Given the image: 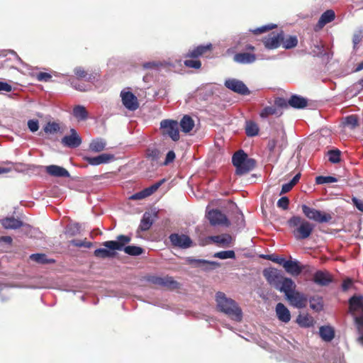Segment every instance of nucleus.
<instances>
[{"label":"nucleus","instance_id":"obj_16","mask_svg":"<svg viewBox=\"0 0 363 363\" xmlns=\"http://www.w3.org/2000/svg\"><path fill=\"white\" fill-rule=\"evenodd\" d=\"M114 155L112 154L104 153L96 157H84V160L87 162L89 164L93 166L99 165L101 164H106L113 160Z\"/></svg>","mask_w":363,"mask_h":363},{"label":"nucleus","instance_id":"obj_54","mask_svg":"<svg viewBox=\"0 0 363 363\" xmlns=\"http://www.w3.org/2000/svg\"><path fill=\"white\" fill-rule=\"evenodd\" d=\"M264 257L270 261H272L273 262L277 263L281 266H284V263L286 261V259L284 257H281L274 254L267 255L264 256Z\"/></svg>","mask_w":363,"mask_h":363},{"label":"nucleus","instance_id":"obj_28","mask_svg":"<svg viewBox=\"0 0 363 363\" xmlns=\"http://www.w3.org/2000/svg\"><path fill=\"white\" fill-rule=\"evenodd\" d=\"M3 227L6 229H18L23 225V223L13 217L6 218L1 220Z\"/></svg>","mask_w":363,"mask_h":363},{"label":"nucleus","instance_id":"obj_4","mask_svg":"<svg viewBox=\"0 0 363 363\" xmlns=\"http://www.w3.org/2000/svg\"><path fill=\"white\" fill-rule=\"evenodd\" d=\"M296 285L294 281H288L285 285L284 294L292 306L298 308H305L308 298L305 294L296 291Z\"/></svg>","mask_w":363,"mask_h":363},{"label":"nucleus","instance_id":"obj_48","mask_svg":"<svg viewBox=\"0 0 363 363\" xmlns=\"http://www.w3.org/2000/svg\"><path fill=\"white\" fill-rule=\"evenodd\" d=\"M277 26L276 24L269 23L268 25H265V26H261V27L257 28L256 29L251 30L250 31L252 33L255 34V35H258V34H261V33L267 32L269 30H271L277 28Z\"/></svg>","mask_w":363,"mask_h":363},{"label":"nucleus","instance_id":"obj_2","mask_svg":"<svg viewBox=\"0 0 363 363\" xmlns=\"http://www.w3.org/2000/svg\"><path fill=\"white\" fill-rule=\"evenodd\" d=\"M288 224L290 228H295L293 234L296 240L308 238L313 231L314 225L300 216H292Z\"/></svg>","mask_w":363,"mask_h":363},{"label":"nucleus","instance_id":"obj_20","mask_svg":"<svg viewBox=\"0 0 363 363\" xmlns=\"http://www.w3.org/2000/svg\"><path fill=\"white\" fill-rule=\"evenodd\" d=\"M283 267L287 273L292 276H298L303 270V267L300 266L298 261L286 260Z\"/></svg>","mask_w":363,"mask_h":363},{"label":"nucleus","instance_id":"obj_14","mask_svg":"<svg viewBox=\"0 0 363 363\" xmlns=\"http://www.w3.org/2000/svg\"><path fill=\"white\" fill-rule=\"evenodd\" d=\"M131 238L128 235H120L117 237V240L106 241L103 245L112 250H121L125 244L130 242Z\"/></svg>","mask_w":363,"mask_h":363},{"label":"nucleus","instance_id":"obj_7","mask_svg":"<svg viewBox=\"0 0 363 363\" xmlns=\"http://www.w3.org/2000/svg\"><path fill=\"white\" fill-rule=\"evenodd\" d=\"M160 128L162 130V134L168 135L174 141L179 140V132L178 123L173 120H163L160 123Z\"/></svg>","mask_w":363,"mask_h":363},{"label":"nucleus","instance_id":"obj_13","mask_svg":"<svg viewBox=\"0 0 363 363\" xmlns=\"http://www.w3.org/2000/svg\"><path fill=\"white\" fill-rule=\"evenodd\" d=\"M121 96L123 106L130 111H135L139 107L137 97L130 91H121Z\"/></svg>","mask_w":363,"mask_h":363},{"label":"nucleus","instance_id":"obj_49","mask_svg":"<svg viewBox=\"0 0 363 363\" xmlns=\"http://www.w3.org/2000/svg\"><path fill=\"white\" fill-rule=\"evenodd\" d=\"M46 133H55L60 130V125L55 122H48L43 128Z\"/></svg>","mask_w":363,"mask_h":363},{"label":"nucleus","instance_id":"obj_50","mask_svg":"<svg viewBox=\"0 0 363 363\" xmlns=\"http://www.w3.org/2000/svg\"><path fill=\"white\" fill-rule=\"evenodd\" d=\"M277 114V108L274 106H267L259 113L261 118H267L269 116Z\"/></svg>","mask_w":363,"mask_h":363},{"label":"nucleus","instance_id":"obj_9","mask_svg":"<svg viewBox=\"0 0 363 363\" xmlns=\"http://www.w3.org/2000/svg\"><path fill=\"white\" fill-rule=\"evenodd\" d=\"M284 40V32H272L267 36L263 38L262 43L264 47L268 50L277 49L281 45Z\"/></svg>","mask_w":363,"mask_h":363},{"label":"nucleus","instance_id":"obj_29","mask_svg":"<svg viewBox=\"0 0 363 363\" xmlns=\"http://www.w3.org/2000/svg\"><path fill=\"white\" fill-rule=\"evenodd\" d=\"M211 240L216 244L222 247L229 246L233 240V238L229 234H222L218 235L212 236Z\"/></svg>","mask_w":363,"mask_h":363},{"label":"nucleus","instance_id":"obj_21","mask_svg":"<svg viewBox=\"0 0 363 363\" xmlns=\"http://www.w3.org/2000/svg\"><path fill=\"white\" fill-rule=\"evenodd\" d=\"M276 315L278 319L283 323H287L291 320V313L282 303L277 304Z\"/></svg>","mask_w":363,"mask_h":363},{"label":"nucleus","instance_id":"obj_26","mask_svg":"<svg viewBox=\"0 0 363 363\" xmlns=\"http://www.w3.org/2000/svg\"><path fill=\"white\" fill-rule=\"evenodd\" d=\"M247 35L242 36L235 45V49L240 52H255V48L249 43Z\"/></svg>","mask_w":363,"mask_h":363},{"label":"nucleus","instance_id":"obj_56","mask_svg":"<svg viewBox=\"0 0 363 363\" xmlns=\"http://www.w3.org/2000/svg\"><path fill=\"white\" fill-rule=\"evenodd\" d=\"M363 39V33L362 31L359 30L354 33L352 37V42L354 44V48L356 49L357 45Z\"/></svg>","mask_w":363,"mask_h":363},{"label":"nucleus","instance_id":"obj_17","mask_svg":"<svg viewBox=\"0 0 363 363\" xmlns=\"http://www.w3.org/2000/svg\"><path fill=\"white\" fill-rule=\"evenodd\" d=\"M233 60L239 64L246 65L254 63L257 60V56L252 52L238 51L233 57Z\"/></svg>","mask_w":363,"mask_h":363},{"label":"nucleus","instance_id":"obj_60","mask_svg":"<svg viewBox=\"0 0 363 363\" xmlns=\"http://www.w3.org/2000/svg\"><path fill=\"white\" fill-rule=\"evenodd\" d=\"M352 204L361 212L363 213V200L353 196L352 198Z\"/></svg>","mask_w":363,"mask_h":363},{"label":"nucleus","instance_id":"obj_18","mask_svg":"<svg viewBox=\"0 0 363 363\" xmlns=\"http://www.w3.org/2000/svg\"><path fill=\"white\" fill-rule=\"evenodd\" d=\"M335 18L334 11L329 9L325 11L320 17L317 24L315 26V30H318L322 29L326 24L332 22Z\"/></svg>","mask_w":363,"mask_h":363},{"label":"nucleus","instance_id":"obj_36","mask_svg":"<svg viewBox=\"0 0 363 363\" xmlns=\"http://www.w3.org/2000/svg\"><path fill=\"white\" fill-rule=\"evenodd\" d=\"M73 116L78 121H84L88 118V112L84 106L77 105L73 108Z\"/></svg>","mask_w":363,"mask_h":363},{"label":"nucleus","instance_id":"obj_59","mask_svg":"<svg viewBox=\"0 0 363 363\" xmlns=\"http://www.w3.org/2000/svg\"><path fill=\"white\" fill-rule=\"evenodd\" d=\"M28 127L29 130L34 133L39 128V123L38 120H29L28 121Z\"/></svg>","mask_w":363,"mask_h":363},{"label":"nucleus","instance_id":"obj_57","mask_svg":"<svg viewBox=\"0 0 363 363\" xmlns=\"http://www.w3.org/2000/svg\"><path fill=\"white\" fill-rule=\"evenodd\" d=\"M52 78L51 74L47 72H39L36 75V79L40 82H49Z\"/></svg>","mask_w":363,"mask_h":363},{"label":"nucleus","instance_id":"obj_64","mask_svg":"<svg viewBox=\"0 0 363 363\" xmlns=\"http://www.w3.org/2000/svg\"><path fill=\"white\" fill-rule=\"evenodd\" d=\"M353 281L351 279L347 278L345 279L342 284V289L343 291H347L352 285Z\"/></svg>","mask_w":363,"mask_h":363},{"label":"nucleus","instance_id":"obj_6","mask_svg":"<svg viewBox=\"0 0 363 363\" xmlns=\"http://www.w3.org/2000/svg\"><path fill=\"white\" fill-rule=\"evenodd\" d=\"M301 208L306 217L319 223H329L333 219L330 213L317 210L307 205H302Z\"/></svg>","mask_w":363,"mask_h":363},{"label":"nucleus","instance_id":"obj_12","mask_svg":"<svg viewBox=\"0 0 363 363\" xmlns=\"http://www.w3.org/2000/svg\"><path fill=\"white\" fill-rule=\"evenodd\" d=\"M225 86L234 92L242 95H247L250 94V91L246 85L242 81L238 79H228L225 82Z\"/></svg>","mask_w":363,"mask_h":363},{"label":"nucleus","instance_id":"obj_32","mask_svg":"<svg viewBox=\"0 0 363 363\" xmlns=\"http://www.w3.org/2000/svg\"><path fill=\"white\" fill-rule=\"evenodd\" d=\"M182 130L184 133H189L194 127V121L191 116L185 115L180 121Z\"/></svg>","mask_w":363,"mask_h":363},{"label":"nucleus","instance_id":"obj_62","mask_svg":"<svg viewBox=\"0 0 363 363\" xmlns=\"http://www.w3.org/2000/svg\"><path fill=\"white\" fill-rule=\"evenodd\" d=\"M277 145V140L275 138L270 139L268 141L267 148L269 150V153H273L274 152L275 147Z\"/></svg>","mask_w":363,"mask_h":363},{"label":"nucleus","instance_id":"obj_8","mask_svg":"<svg viewBox=\"0 0 363 363\" xmlns=\"http://www.w3.org/2000/svg\"><path fill=\"white\" fill-rule=\"evenodd\" d=\"M206 217L213 226L223 225L228 227L230 222L227 216L218 209H211L208 211Z\"/></svg>","mask_w":363,"mask_h":363},{"label":"nucleus","instance_id":"obj_11","mask_svg":"<svg viewBox=\"0 0 363 363\" xmlns=\"http://www.w3.org/2000/svg\"><path fill=\"white\" fill-rule=\"evenodd\" d=\"M71 134L65 135L62 138L61 143L65 147L76 148L81 145L82 140L74 128L70 130Z\"/></svg>","mask_w":363,"mask_h":363},{"label":"nucleus","instance_id":"obj_46","mask_svg":"<svg viewBox=\"0 0 363 363\" xmlns=\"http://www.w3.org/2000/svg\"><path fill=\"white\" fill-rule=\"evenodd\" d=\"M214 257L221 259H235V253L233 250L220 251L215 253Z\"/></svg>","mask_w":363,"mask_h":363},{"label":"nucleus","instance_id":"obj_25","mask_svg":"<svg viewBox=\"0 0 363 363\" xmlns=\"http://www.w3.org/2000/svg\"><path fill=\"white\" fill-rule=\"evenodd\" d=\"M187 262L194 267H199L205 270L213 269V267L218 265L215 262H209L205 259H197L193 258H189Z\"/></svg>","mask_w":363,"mask_h":363},{"label":"nucleus","instance_id":"obj_30","mask_svg":"<svg viewBox=\"0 0 363 363\" xmlns=\"http://www.w3.org/2000/svg\"><path fill=\"white\" fill-rule=\"evenodd\" d=\"M320 336L326 341H331L335 337V331L330 326H321L319 330Z\"/></svg>","mask_w":363,"mask_h":363},{"label":"nucleus","instance_id":"obj_5","mask_svg":"<svg viewBox=\"0 0 363 363\" xmlns=\"http://www.w3.org/2000/svg\"><path fill=\"white\" fill-rule=\"evenodd\" d=\"M146 280L155 286L169 290H174L180 287L179 283L175 281L172 277L148 276Z\"/></svg>","mask_w":363,"mask_h":363},{"label":"nucleus","instance_id":"obj_58","mask_svg":"<svg viewBox=\"0 0 363 363\" xmlns=\"http://www.w3.org/2000/svg\"><path fill=\"white\" fill-rule=\"evenodd\" d=\"M148 195L146 193V191L145 189H143L138 193H135L134 194H133L130 197V199H132V200H140V199H145L146 197H147Z\"/></svg>","mask_w":363,"mask_h":363},{"label":"nucleus","instance_id":"obj_3","mask_svg":"<svg viewBox=\"0 0 363 363\" xmlns=\"http://www.w3.org/2000/svg\"><path fill=\"white\" fill-rule=\"evenodd\" d=\"M263 276L270 286L283 293L286 282L293 281L291 278L285 277L281 271L273 267L264 269Z\"/></svg>","mask_w":363,"mask_h":363},{"label":"nucleus","instance_id":"obj_33","mask_svg":"<svg viewBox=\"0 0 363 363\" xmlns=\"http://www.w3.org/2000/svg\"><path fill=\"white\" fill-rule=\"evenodd\" d=\"M296 323L302 328H309L313 325V319L308 314H299Z\"/></svg>","mask_w":363,"mask_h":363},{"label":"nucleus","instance_id":"obj_47","mask_svg":"<svg viewBox=\"0 0 363 363\" xmlns=\"http://www.w3.org/2000/svg\"><path fill=\"white\" fill-rule=\"evenodd\" d=\"M337 179L332 176H318L315 178V182L317 184H323L328 183L337 182Z\"/></svg>","mask_w":363,"mask_h":363},{"label":"nucleus","instance_id":"obj_24","mask_svg":"<svg viewBox=\"0 0 363 363\" xmlns=\"http://www.w3.org/2000/svg\"><path fill=\"white\" fill-rule=\"evenodd\" d=\"M46 172L48 174L56 177H70L69 172L66 169L54 164L46 167Z\"/></svg>","mask_w":363,"mask_h":363},{"label":"nucleus","instance_id":"obj_40","mask_svg":"<svg viewBox=\"0 0 363 363\" xmlns=\"http://www.w3.org/2000/svg\"><path fill=\"white\" fill-rule=\"evenodd\" d=\"M259 127L255 122L249 121L246 122L245 133L248 137H253L258 134Z\"/></svg>","mask_w":363,"mask_h":363},{"label":"nucleus","instance_id":"obj_43","mask_svg":"<svg viewBox=\"0 0 363 363\" xmlns=\"http://www.w3.org/2000/svg\"><path fill=\"white\" fill-rule=\"evenodd\" d=\"M124 252L131 256H138L144 252V250L138 246L128 245L123 248Z\"/></svg>","mask_w":363,"mask_h":363},{"label":"nucleus","instance_id":"obj_39","mask_svg":"<svg viewBox=\"0 0 363 363\" xmlns=\"http://www.w3.org/2000/svg\"><path fill=\"white\" fill-rule=\"evenodd\" d=\"M30 259L40 264H51L55 263V260L53 259H48L45 254H32L30 256Z\"/></svg>","mask_w":363,"mask_h":363},{"label":"nucleus","instance_id":"obj_61","mask_svg":"<svg viewBox=\"0 0 363 363\" xmlns=\"http://www.w3.org/2000/svg\"><path fill=\"white\" fill-rule=\"evenodd\" d=\"M176 157V155L173 150H170L167 152L166 155L165 160L163 163L164 165H167L169 163L172 162Z\"/></svg>","mask_w":363,"mask_h":363},{"label":"nucleus","instance_id":"obj_52","mask_svg":"<svg viewBox=\"0 0 363 363\" xmlns=\"http://www.w3.org/2000/svg\"><path fill=\"white\" fill-rule=\"evenodd\" d=\"M69 243L75 247H84L86 248H90L92 246V243L91 242L86 241V239L84 240H72L69 241Z\"/></svg>","mask_w":363,"mask_h":363},{"label":"nucleus","instance_id":"obj_15","mask_svg":"<svg viewBox=\"0 0 363 363\" xmlns=\"http://www.w3.org/2000/svg\"><path fill=\"white\" fill-rule=\"evenodd\" d=\"M313 281L319 286H326L333 281V279L328 272L318 270L313 274Z\"/></svg>","mask_w":363,"mask_h":363},{"label":"nucleus","instance_id":"obj_41","mask_svg":"<svg viewBox=\"0 0 363 363\" xmlns=\"http://www.w3.org/2000/svg\"><path fill=\"white\" fill-rule=\"evenodd\" d=\"M298 44V38L296 35H289L286 38L284 37V40L281 41V45L285 49H291L295 48Z\"/></svg>","mask_w":363,"mask_h":363},{"label":"nucleus","instance_id":"obj_22","mask_svg":"<svg viewBox=\"0 0 363 363\" xmlns=\"http://www.w3.org/2000/svg\"><path fill=\"white\" fill-rule=\"evenodd\" d=\"M212 50V45L211 43L206 45H199L192 50H189L186 53V57L189 58H198L202 56L207 52H211Z\"/></svg>","mask_w":363,"mask_h":363},{"label":"nucleus","instance_id":"obj_19","mask_svg":"<svg viewBox=\"0 0 363 363\" xmlns=\"http://www.w3.org/2000/svg\"><path fill=\"white\" fill-rule=\"evenodd\" d=\"M256 166V160L253 158H247L243 163L241 164L235 169V174L241 176L247 174L249 172L252 170Z\"/></svg>","mask_w":363,"mask_h":363},{"label":"nucleus","instance_id":"obj_1","mask_svg":"<svg viewBox=\"0 0 363 363\" xmlns=\"http://www.w3.org/2000/svg\"><path fill=\"white\" fill-rule=\"evenodd\" d=\"M217 308L220 312L225 313L230 319L240 322L242 318V312L238 303L221 291L216 294Z\"/></svg>","mask_w":363,"mask_h":363},{"label":"nucleus","instance_id":"obj_10","mask_svg":"<svg viewBox=\"0 0 363 363\" xmlns=\"http://www.w3.org/2000/svg\"><path fill=\"white\" fill-rule=\"evenodd\" d=\"M169 238L173 246L183 249L190 247L192 244L191 238L184 234L172 233Z\"/></svg>","mask_w":363,"mask_h":363},{"label":"nucleus","instance_id":"obj_42","mask_svg":"<svg viewBox=\"0 0 363 363\" xmlns=\"http://www.w3.org/2000/svg\"><path fill=\"white\" fill-rule=\"evenodd\" d=\"M327 155L329 162L333 164L339 163L341 160V151L338 149L328 150Z\"/></svg>","mask_w":363,"mask_h":363},{"label":"nucleus","instance_id":"obj_55","mask_svg":"<svg viewBox=\"0 0 363 363\" xmlns=\"http://www.w3.org/2000/svg\"><path fill=\"white\" fill-rule=\"evenodd\" d=\"M289 199L286 196H283L280 198L277 201V206L284 210H286L289 208Z\"/></svg>","mask_w":363,"mask_h":363},{"label":"nucleus","instance_id":"obj_37","mask_svg":"<svg viewBox=\"0 0 363 363\" xmlns=\"http://www.w3.org/2000/svg\"><path fill=\"white\" fill-rule=\"evenodd\" d=\"M74 73L79 79H84L87 82H91L95 79V77L93 74H88V72L82 67L74 68Z\"/></svg>","mask_w":363,"mask_h":363},{"label":"nucleus","instance_id":"obj_23","mask_svg":"<svg viewBox=\"0 0 363 363\" xmlns=\"http://www.w3.org/2000/svg\"><path fill=\"white\" fill-rule=\"evenodd\" d=\"M349 311L352 314H354L359 310L363 311V296L354 295L349 301Z\"/></svg>","mask_w":363,"mask_h":363},{"label":"nucleus","instance_id":"obj_31","mask_svg":"<svg viewBox=\"0 0 363 363\" xmlns=\"http://www.w3.org/2000/svg\"><path fill=\"white\" fill-rule=\"evenodd\" d=\"M106 145V141L102 138H96L89 144V150L94 152L103 151Z\"/></svg>","mask_w":363,"mask_h":363},{"label":"nucleus","instance_id":"obj_63","mask_svg":"<svg viewBox=\"0 0 363 363\" xmlns=\"http://www.w3.org/2000/svg\"><path fill=\"white\" fill-rule=\"evenodd\" d=\"M275 104L281 108H287L289 104V100L286 101L284 98H277L275 99Z\"/></svg>","mask_w":363,"mask_h":363},{"label":"nucleus","instance_id":"obj_51","mask_svg":"<svg viewBox=\"0 0 363 363\" xmlns=\"http://www.w3.org/2000/svg\"><path fill=\"white\" fill-rule=\"evenodd\" d=\"M186 67L194 69H199L201 67V62L200 60L195 58L186 60L184 62Z\"/></svg>","mask_w":363,"mask_h":363},{"label":"nucleus","instance_id":"obj_35","mask_svg":"<svg viewBox=\"0 0 363 363\" xmlns=\"http://www.w3.org/2000/svg\"><path fill=\"white\" fill-rule=\"evenodd\" d=\"M248 158L247 155L242 150H240L234 153L232 157L233 164L235 168L241 165L243 162Z\"/></svg>","mask_w":363,"mask_h":363},{"label":"nucleus","instance_id":"obj_53","mask_svg":"<svg viewBox=\"0 0 363 363\" xmlns=\"http://www.w3.org/2000/svg\"><path fill=\"white\" fill-rule=\"evenodd\" d=\"M160 151L157 149H147L146 152V157L152 161H156L160 157Z\"/></svg>","mask_w":363,"mask_h":363},{"label":"nucleus","instance_id":"obj_34","mask_svg":"<svg viewBox=\"0 0 363 363\" xmlns=\"http://www.w3.org/2000/svg\"><path fill=\"white\" fill-rule=\"evenodd\" d=\"M152 223L153 220L152 218L151 214L150 213L146 212L143 216L140 224L139 225V229L141 231H147L151 228Z\"/></svg>","mask_w":363,"mask_h":363},{"label":"nucleus","instance_id":"obj_44","mask_svg":"<svg viewBox=\"0 0 363 363\" xmlns=\"http://www.w3.org/2000/svg\"><path fill=\"white\" fill-rule=\"evenodd\" d=\"M344 124L352 129L359 125V118L357 115H350L345 118Z\"/></svg>","mask_w":363,"mask_h":363},{"label":"nucleus","instance_id":"obj_27","mask_svg":"<svg viewBox=\"0 0 363 363\" xmlns=\"http://www.w3.org/2000/svg\"><path fill=\"white\" fill-rule=\"evenodd\" d=\"M289 104L294 108H303L307 106L308 101L306 99L298 95H292L289 99Z\"/></svg>","mask_w":363,"mask_h":363},{"label":"nucleus","instance_id":"obj_38","mask_svg":"<svg viewBox=\"0 0 363 363\" xmlns=\"http://www.w3.org/2000/svg\"><path fill=\"white\" fill-rule=\"evenodd\" d=\"M310 307L317 311L319 312L323 308V298L318 296H313L309 300Z\"/></svg>","mask_w":363,"mask_h":363},{"label":"nucleus","instance_id":"obj_45","mask_svg":"<svg viewBox=\"0 0 363 363\" xmlns=\"http://www.w3.org/2000/svg\"><path fill=\"white\" fill-rule=\"evenodd\" d=\"M94 255L95 257H99V258H107V257H112L115 255V252H111L107 249H104V248H99V249H96L94 252Z\"/></svg>","mask_w":363,"mask_h":363}]
</instances>
